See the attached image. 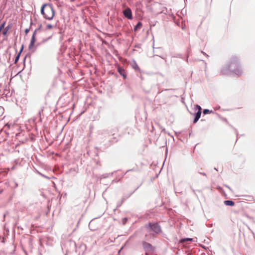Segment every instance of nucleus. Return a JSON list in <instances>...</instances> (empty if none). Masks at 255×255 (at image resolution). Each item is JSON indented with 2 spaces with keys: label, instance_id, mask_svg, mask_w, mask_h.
I'll return each instance as SVG.
<instances>
[{
  "label": "nucleus",
  "instance_id": "f8f14e48",
  "mask_svg": "<svg viewBox=\"0 0 255 255\" xmlns=\"http://www.w3.org/2000/svg\"><path fill=\"white\" fill-rule=\"evenodd\" d=\"M212 113H213L212 111H210L208 109H204L203 110V114L205 115L207 114Z\"/></svg>",
  "mask_w": 255,
  "mask_h": 255
},
{
  "label": "nucleus",
  "instance_id": "f257e3e1",
  "mask_svg": "<svg viewBox=\"0 0 255 255\" xmlns=\"http://www.w3.org/2000/svg\"><path fill=\"white\" fill-rule=\"evenodd\" d=\"M41 13L45 19L51 20L54 15L53 7L49 4H44L41 8Z\"/></svg>",
  "mask_w": 255,
  "mask_h": 255
},
{
  "label": "nucleus",
  "instance_id": "ddd939ff",
  "mask_svg": "<svg viewBox=\"0 0 255 255\" xmlns=\"http://www.w3.org/2000/svg\"><path fill=\"white\" fill-rule=\"evenodd\" d=\"M193 241V239L192 238H185V239H183L182 240H181V242H186V241Z\"/></svg>",
  "mask_w": 255,
  "mask_h": 255
},
{
  "label": "nucleus",
  "instance_id": "f03ea898",
  "mask_svg": "<svg viewBox=\"0 0 255 255\" xmlns=\"http://www.w3.org/2000/svg\"><path fill=\"white\" fill-rule=\"evenodd\" d=\"M148 231H153L157 234L161 232V228L157 223H149L145 226Z\"/></svg>",
  "mask_w": 255,
  "mask_h": 255
},
{
  "label": "nucleus",
  "instance_id": "1a4fd4ad",
  "mask_svg": "<svg viewBox=\"0 0 255 255\" xmlns=\"http://www.w3.org/2000/svg\"><path fill=\"white\" fill-rule=\"evenodd\" d=\"M142 26V23L141 22L139 21L135 26L134 28V30L135 31H137V30L140 29L141 28Z\"/></svg>",
  "mask_w": 255,
  "mask_h": 255
},
{
  "label": "nucleus",
  "instance_id": "9b49d317",
  "mask_svg": "<svg viewBox=\"0 0 255 255\" xmlns=\"http://www.w3.org/2000/svg\"><path fill=\"white\" fill-rule=\"evenodd\" d=\"M10 28V26H7V27H6L2 31V34L4 35H5L8 31V30L9 29V28Z\"/></svg>",
  "mask_w": 255,
  "mask_h": 255
},
{
  "label": "nucleus",
  "instance_id": "20e7f679",
  "mask_svg": "<svg viewBox=\"0 0 255 255\" xmlns=\"http://www.w3.org/2000/svg\"><path fill=\"white\" fill-rule=\"evenodd\" d=\"M35 35H36V31H35L34 32V33H33V35L32 36V38H31V41H30V44L29 45V49H33V48L34 47V43H35V42L36 41Z\"/></svg>",
  "mask_w": 255,
  "mask_h": 255
},
{
  "label": "nucleus",
  "instance_id": "f3484780",
  "mask_svg": "<svg viewBox=\"0 0 255 255\" xmlns=\"http://www.w3.org/2000/svg\"><path fill=\"white\" fill-rule=\"evenodd\" d=\"M1 32V31H0V32Z\"/></svg>",
  "mask_w": 255,
  "mask_h": 255
},
{
  "label": "nucleus",
  "instance_id": "7ed1b4c3",
  "mask_svg": "<svg viewBox=\"0 0 255 255\" xmlns=\"http://www.w3.org/2000/svg\"><path fill=\"white\" fill-rule=\"evenodd\" d=\"M124 16L128 19L132 18V12L131 9L128 7L123 11Z\"/></svg>",
  "mask_w": 255,
  "mask_h": 255
},
{
  "label": "nucleus",
  "instance_id": "9d476101",
  "mask_svg": "<svg viewBox=\"0 0 255 255\" xmlns=\"http://www.w3.org/2000/svg\"><path fill=\"white\" fill-rule=\"evenodd\" d=\"M118 71L119 72V73L123 76L124 77H125V71L124 70V69H123L122 68H121V67H119L118 68Z\"/></svg>",
  "mask_w": 255,
  "mask_h": 255
},
{
  "label": "nucleus",
  "instance_id": "423d86ee",
  "mask_svg": "<svg viewBox=\"0 0 255 255\" xmlns=\"http://www.w3.org/2000/svg\"><path fill=\"white\" fill-rule=\"evenodd\" d=\"M142 246L146 251H151L153 250L151 245L147 242H143L142 243Z\"/></svg>",
  "mask_w": 255,
  "mask_h": 255
},
{
  "label": "nucleus",
  "instance_id": "dca6fc26",
  "mask_svg": "<svg viewBox=\"0 0 255 255\" xmlns=\"http://www.w3.org/2000/svg\"><path fill=\"white\" fill-rule=\"evenodd\" d=\"M25 32H26V33H27V32H28V30H27V29H26V30H25Z\"/></svg>",
  "mask_w": 255,
  "mask_h": 255
},
{
  "label": "nucleus",
  "instance_id": "4468645a",
  "mask_svg": "<svg viewBox=\"0 0 255 255\" xmlns=\"http://www.w3.org/2000/svg\"><path fill=\"white\" fill-rule=\"evenodd\" d=\"M20 52H19L17 54V55L16 56L15 59V61H14L15 63H16L18 61V60L19 59V56H20Z\"/></svg>",
  "mask_w": 255,
  "mask_h": 255
},
{
  "label": "nucleus",
  "instance_id": "39448f33",
  "mask_svg": "<svg viewBox=\"0 0 255 255\" xmlns=\"http://www.w3.org/2000/svg\"><path fill=\"white\" fill-rule=\"evenodd\" d=\"M197 107L198 108V111L195 115V118L194 122H193L194 123H196L198 121V120L200 119V118L201 117V113H202L201 108L199 106H197Z\"/></svg>",
  "mask_w": 255,
  "mask_h": 255
},
{
  "label": "nucleus",
  "instance_id": "2eb2a0df",
  "mask_svg": "<svg viewBox=\"0 0 255 255\" xmlns=\"http://www.w3.org/2000/svg\"><path fill=\"white\" fill-rule=\"evenodd\" d=\"M5 24V22H4L2 24H1V25L0 26V31L2 30V28L4 27Z\"/></svg>",
  "mask_w": 255,
  "mask_h": 255
},
{
  "label": "nucleus",
  "instance_id": "6e6552de",
  "mask_svg": "<svg viewBox=\"0 0 255 255\" xmlns=\"http://www.w3.org/2000/svg\"><path fill=\"white\" fill-rule=\"evenodd\" d=\"M224 204L227 206H233L235 205V203L231 200H225L224 201Z\"/></svg>",
  "mask_w": 255,
  "mask_h": 255
},
{
  "label": "nucleus",
  "instance_id": "0eeeda50",
  "mask_svg": "<svg viewBox=\"0 0 255 255\" xmlns=\"http://www.w3.org/2000/svg\"><path fill=\"white\" fill-rule=\"evenodd\" d=\"M55 27H56V25H52L51 24L47 23V24H46V26L45 27V30H51Z\"/></svg>",
  "mask_w": 255,
  "mask_h": 255
}]
</instances>
